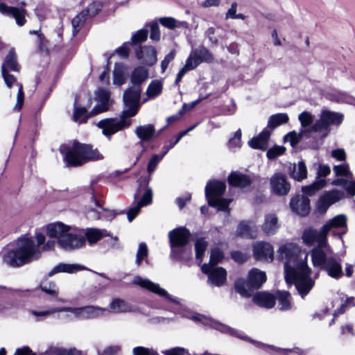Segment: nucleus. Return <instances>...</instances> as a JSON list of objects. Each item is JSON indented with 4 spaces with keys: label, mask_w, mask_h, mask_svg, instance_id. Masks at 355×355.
Wrapping results in <instances>:
<instances>
[{
    "label": "nucleus",
    "mask_w": 355,
    "mask_h": 355,
    "mask_svg": "<svg viewBox=\"0 0 355 355\" xmlns=\"http://www.w3.org/2000/svg\"><path fill=\"white\" fill-rule=\"evenodd\" d=\"M148 253V248L146 243H141L139 245L138 250L136 254V264L139 266L141 264V261L147 257Z\"/></svg>",
    "instance_id": "nucleus-51"
},
{
    "label": "nucleus",
    "mask_w": 355,
    "mask_h": 355,
    "mask_svg": "<svg viewBox=\"0 0 355 355\" xmlns=\"http://www.w3.org/2000/svg\"><path fill=\"white\" fill-rule=\"evenodd\" d=\"M196 67L193 64V62H191L188 58L186 60L184 66L180 70L179 73H178L175 83L178 84L182 80V78L186 72L194 69Z\"/></svg>",
    "instance_id": "nucleus-54"
},
{
    "label": "nucleus",
    "mask_w": 355,
    "mask_h": 355,
    "mask_svg": "<svg viewBox=\"0 0 355 355\" xmlns=\"http://www.w3.org/2000/svg\"><path fill=\"white\" fill-rule=\"evenodd\" d=\"M20 67L17 61V56L13 49H10L6 56L1 66V73L11 70L13 71H19Z\"/></svg>",
    "instance_id": "nucleus-33"
},
{
    "label": "nucleus",
    "mask_w": 355,
    "mask_h": 355,
    "mask_svg": "<svg viewBox=\"0 0 355 355\" xmlns=\"http://www.w3.org/2000/svg\"><path fill=\"white\" fill-rule=\"evenodd\" d=\"M60 151L64 155V159L68 166H80L90 161L101 160L103 156L97 149L87 144L74 141L71 146L62 145Z\"/></svg>",
    "instance_id": "nucleus-3"
},
{
    "label": "nucleus",
    "mask_w": 355,
    "mask_h": 355,
    "mask_svg": "<svg viewBox=\"0 0 355 355\" xmlns=\"http://www.w3.org/2000/svg\"><path fill=\"white\" fill-rule=\"evenodd\" d=\"M152 199L153 191L151 189H147L137 205L129 209L127 214L128 220L130 222L132 221L137 216L141 207L148 205L152 202Z\"/></svg>",
    "instance_id": "nucleus-23"
},
{
    "label": "nucleus",
    "mask_w": 355,
    "mask_h": 355,
    "mask_svg": "<svg viewBox=\"0 0 355 355\" xmlns=\"http://www.w3.org/2000/svg\"><path fill=\"white\" fill-rule=\"evenodd\" d=\"M279 257L285 261V279L288 284L294 283L299 294L304 297L312 289L315 282L310 275L311 269L307 266L305 254L302 257L300 248L293 243L282 245L277 250Z\"/></svg>",
    "instance_id": "nucleus-1"
},
{
    "label": "nucleus",
    "mask_w": 355,
    "mask_h": 355,
    "mask_svg": "<svg viewBox=\"0 0 355 355\" xmlns=\"http://www.w3.org/2000/svg\"><path fill=\"white\" fill-rule=\"evenodd\" d=\"M150 38L152 40L159 41L160 39V31L159 28L156 22H153L150 24Z\"/></svg>",
    "instance_id": "nucleus-64"
},
{
    "label": "nucleus",
    "mask_w": 355,
    "mask_h": 355,
    "mask_svg": "<svg viewBox=\"0 0 355 355\" xmlns=\"http://www.w3.org/2000/svg\"><path fill=\"white\" fill-rule=\"evenodd\" d=\"M133 283L136 285L146 288L153 293H155L160 296L165 297L169 301L178 303V302L173 298L164 289L161 288L159 284H155L148 279L142 278L140 276H136L133 279Z\"/></svg>",
    "instance_id": "nucleus-16"
},
{
    "label": "nucleus",
    "mask_w": 355,
    "mask_h": 355,
    "mask_svg": "<svg viewBox=\"0 0 355 355\" xmlns=\"http://www.w3.org/2000/svg\"><path fill=\"white\" fill-rule=\"evenodd\" d=\"M253 253L255 259L259 261H272L274 250L271 244L267 242H257L253 245Z\"/></svg>",
    "instance_id": "nucleus-19"
},
{
    "label": "nucleus",
    "mask_w": 355,
    "mask_h": 355,
    "mask_svg": "<svg viewBox=\"0 0 355 355\" xmlns=\"http://www.w3.org/2000/svg\"><path fill=\"white\" fill-rule=\"evenodd\" d=\"M228 182L231 186L245 188L250 185L252 180L247 175L234 172L228 176Z\"/></svg>",
    "instance_id": "nucleus-31"
},
{
    "label": "nucleus",
    "mask_w": 355,
    "mask_h": 355,
    "mask_svg": "<svg viewBox=\"0 0 355 355\" xmlns=\"http://www.w3.org/2000/svg\"><path fill=\"white\" fill-rule=\"evenodd\" d=\"M19 89L17 92V102L14 107V109L19 111L21 110V108L23 106L24 103V94L23 92V87L21 84H17Z\"/></svg>",
    "instance_id": "nucleus-63"
},
{
    "label": "nucleus",
    "mask_w": 355,
    "mask_h": 355,
    "mask_svg": "<svg viewBox=\"0 0 355 355\" xmlns=\"http://www.w3.org/2000/svg\"><path fill=\"white\" fill-rule=\"evenodd\" d=\"M41 289L53 297H57L59 294V290L54 283H51L48 286H41Z\"/></svg>",
    "instance_id": "nucleus-61"
},
{
    "label": "nucleus",
    "mask_w": 355,
    "mask_h": 355,
    "mask_svg": "<svg viewBox=\"0 0 355 355\" xmlns=\"http://www.w3.org/2000/svg\"><path fill=\"white\" fill-rule=\"evenodd\" d=\"M298 119L301 124L300 130H307V134L309 135L311 132H314L312 130L311 125L313 122V116L311 113L308 112H303L298 116Z\"/></svg>",
    "instance_id": "nucleus-39"
},
{
    "label": "nucleus",
    "mask_w": 355,
    "mask_h": 355,
    "mask_svg": "<svg viewBox=\"0 0 355 355\" xmlns=\"http://www.w3.org/2000/svg\"><path fill=\"white\" fill-rule=\"evenodd\" d=\"M280 227L278 217L275 214H267L264 216V220L261 225L262 231L268 235L276 234Z\"/></svg>",
    "instance_id": "nucleus-24"
},
{
    "label": "nucleus",
    "mask_w": 355,
    "mask_h": 355,
    "mask_svg": "<svg viewBox=\"0 0 355 355\" xmlns=\"http://www.w3.org/2000/svg\"><path fill=\"white\" fill-rule=\"evenodd\" d=\"M196 67L193 64V62H191L188 58L186 60L184 66L180 70L179 73H178L175 83L178 84L182 80V78L186 72L194 69Z\"/></svg>",
    "instance_id": "nucleus-56"
},
{
    "label": "nucleus",
    "mask_w": 355,
    "mask_h": 355,
    "mask_svg": "<svg viewBox=\"0 0 355 355\" xmlns=\"http://www.w3.org/2000/svg\"><path fill=\"white\" fill-rule=\"evenodd\" d=\"M130 124L131 120L121 114L119 119L114 118L105 119L99 121L96 125L102 130V134L104 136L110 139L113 135L124 128H128Z\"/></svg>",
    "instance_id": "nucleus-10"
},
{
    "label": "nucleus",
    "mask_w": 355,
    "mask_h": 355,
    "mask_svg": "<svg viewBox=\"0 0 355 355\" xmlns=\"http://www.w3.org/2000/svg\"><path fill=\"white\" fill-rule=\"evenodd\" d=\"M291 176L297 181H302L307 178V169L303 161H300L293 166Z\"/></svg>",
    "instance_id": "nucleus-40"
},
{
    "label": "nucleus",
    "mask_w": 355,
    "mask_h": 355,
    "mask_svg": "<svg viewBox=\"0 0 355 355\" xmlns=\"http://www.w3.org/2000/svg\"><path fill=\"white\" fill-rule=\"evenodd\" d=\"M84 236L73 234L69 231L67 234L59 240V245L65 250H73L84 245Z\"/></svg>",
    "instance_id": "nucleus-17"
},
{
    "label": "nucleus",
    "mask_w": 355,
    "mask_h": 355,
    "mask_svg": "<svg viewBox=\"0 0 355 355\" xmlns=\"http://www.w3.org/2000/svg\"><path fill=\"white\" fill-rule=\"evenodd\" d=\"M189 59L193 62V64L196 68L202 62H211L214 60V56L207 49L200 47L191 51Z\"/></svg>",
    "instance_id": "nucleus-21"
},
{
    "label": "nucleus",
    "mask_w": 355,
    "mask_h": 355,
    "mask_svg": "<svg viewBox=\"0 0 355 355\" xmlns=\"http://www.w3.org/2000/svg\"><path fill=\"white\" fill-rule=\"evenodd\" d=\"M83 269L84 267L77 263H60L49 272V276L51 277L58 272L73 273Z\"/></svg>",
    "instance_id": "nucleus-37"
},
{
    "label": "nucleus",
    "mask_w": 355,
    "mask_h": 355,
    "mask_svg": "<svg viewBox=\"0 0 355 355\" xmlns=\"http://www.w3.org/2000/svg\"><path fill=\"white\" fill-rule=\"evenodd\" d=\"M189 231L185 227H178L169 232L168 238L171 247L172 254L175 259H181L182 255L178 248L184 246L189 241Z\"/></svg>",
    "instance_id": "nucleus-11"
},
{
    "label": "nucleus",
    "mask_w": 355,
    "mask_h": 355,
    "mask_svg": "<svg viewBox=\"0 0 355 355\" xmlns=\"http://www.w3.org/2000/svg\"><path fill=\"white\" fill-rule=\"evenodd\" d=\"M207 242L205 239L200 238L196 240L195 243L196 257L200 262L202 261V257L207 248Z\"/></svg>",
    "instance_id": "nucleus-48"
},
{
    "label": "nucleus",
    "mask_w": 355,
    "mask_h": 355,
    "mask_svg": "<svg viewBox=\"0 0 355 355\" xmlns=\"http://www.w3.org/2000/svg\"><path fill=\"white\" fill-rule=\"evenodd\" d=\"M41 250L33 240L21 237L17 241L15 250H9L3 256V262L11 267H19L40 258Z\"/></svg>",
    "instance_id": "nucleus-2"
},
{
    "label": "nucleus",
    "mask_w": 355,
    "mask_h": 355,
    "mask_svg": "<svg viewBox=\"0 0 355 355\" xmlns=\"http://www.w3.org/2000/svg\"><path fill=\"white\" fill-rule=\"evenodd\" d=\"M176 53L175 50H172L169 53H168L164 59L161 62V68H162V72L164 73L166 70L168 64L174 60L175 57Z\"/></svg>",
    "instance_id": "nucleus-62"
},
{
    "label": "nucleus",
    "mask_w": 355,
    "mask_h": 355,
    "mask_svg": "<svg viewBox=\"0 0 355 355\" xmlns=\"http://www.w3.org/2000/svg\"><path fill=\"white\" fill-rule=\"evenodd\" d=\"M237 235L245 238H256L258 234L257 227L254 222L241 221L237 227Z\"/></svg>",
    "instance_id": "nucleus-27"
},
{
    "label": "nucleus",
    "mask_w": 355,
    "mask_h": 355,
    "mask_svg": "<svg viewBox=\"0 0 355 355\" xmlns=\"http://www.w3.org/2000/svg\"><path fill=\"white\" fill-rule=\"evenodd\" d=\"M347 218L345 215L336 216L331 220L327 222L323 226V232L327 235L331 230L337 228H346Z\"/></svg>",
    "instance_id": "nucleus-34"
},
{
    "label": "nucleus",
    "mask_w": 355,
    "mask_h": 355,
    "mask_svg": "<svg viewBox=\"0 0 355 355\" xmlns=\"http://www.w3.org/2000/svg\"><path fill=\"white\" fill-rule=\"evenodd\" d=\"M133 355H159L156 351L153 349L143 347H137L132 349Z\"/></svg>",
    "instance_id": "nucleus-60"
},
{
    "label": "nucleus",
    "mask_w": 355,
    "mask_h": 355,
    "mask_svg": "<svg viewBox=\"0 0 355 355\" xmlns=\"http://www.w3.org/2000/svg\"><path fill=\"white\" fill-rule=\"evenodd\" d=\"M0 12L5 15L14 17L16 23L19 26H23L26 22V10L24 9L8 6L3 3H0Z\"/></svg>",
    "instance_id": "nucleus-22"
},
{
    "label": "nucleus",
    "mask_w": 355,
    "mask_h": 355,
    "mask_svg": "<svg viewBox=\"0 0 355 355\" xmlns=\"http://www.w3.org/2000/svg\"><path fill=\"white\" fill-rule=\"evenodd\" d=\"M286 148L284 146H275L267 151L266 155L268 159H275L284 153Z\"/></svg>",
    "instance_id": "nucleus-58"
},
{
    "label": "nucleus",
    "mask_w": 355,
    "mask_h": 355,
    "mask_svg": "<svg viewBox=\"0 0 355 355\" xmlns=\"http://www.w3.org/2000/svg\"><path fill=\"white\" fill-rule=\"evenodd\" d=\"M270 136V131L264 129L257 137L251 139L248 144L252 148L265 150L268 148Z\"/></svg>",
    "instance_id": "nucleus-28"
},
{
    "label": "nucleus",
    "mask_w": 355,
    "mask_h": 355,
    "mask_svg": "<svg viewBox=\"0 0 355 355\" xmlns=\"http://www.w3.org/2000/svg\"><path fill=\"white\" fill-rule=\"evenodd\" d=\"M310 200L304 196H297L291 198L290 207L292 211L296 214L304 216L310 211Z\"/></svg>",
    "instance_id": "nucleus-20"
},
{
    "label": "nucleus",
    "mask_w": 355,
    "mask_h": 355,
    "mask_svg": "<svg viewBox=\"0 0 355 355\" xmlns=\"http://www.w3.org/2000/svg\"><path fill=\"white\" fill-rule=\"evenodd\" d=\"M326 184V180L324 179L318 180L309 186L303 187L302 190L304 194L311 196L317 191L323 188Z\"/></svg>",
    "instance_id": "nucleus-45"
},
{
    "label": "nucleus",
    "mask_w": 355,
    "mask_h": 355,
    "mask_svg": "<svg viewBox=\"0 0 355 355\" xmlns=\"http://www.w3.org/2000/svg\"><path fill=\"white\" fill-rule=\"evenodd\" d=\"M196 67L193 64V62H191L188 58L186 60L184 66L180 70L179 73H178L175 83L178 84L182 80V78L186 72L194 69Z\"/></svg>",
    "instance_id": "nucleus-53"
},
{
    "label": "nucleus",
    "mask_w": 355,
    "mask_h": 355,
    "mask_svg": "<svg viewBox=\"0 0 355 355\" xmlns=\"http://www.w3.org/2000/svg\"><path fill=\"white\" fill-rule=\"evenodd\" d=\"M266 281V273L253 268L249 272L248 281L239 279L235 282V289L241 295L249 297L254 289L259 288Z\"/></svg>",
    "instance_id": "nucleus-6"
},
{
    "label": "nucleus",
    "mask_w": 355,
    "mask_h": 355,
    "mask_svg": "<svg viewBox=\"0 0 355 355\" xmlns=\"http://www.w3.org/2000/svg\"><path fill=\"white\" fill-rule=\"evenodd\" d=\"M135 132L137 137L141 141H147L154 137L155 129L153 125L147 124L137 126Z\"/></svg>",
    "instance_id": "nucleus-36"
},
{
    "label": "nucleus",
    "mask_w": 355,
    "mask_h": 355,
    "mask_svg": "<svg viewBox=\"0 0 355 355\" xmlns=\"http://www.w3.org/2000/svg\"><path fill=\"white\" fill-rule=\"evenodd\" d=\"M148 78V70L144 67H137L130 75L132 87L140 86Z\"/></svg>",
    "instance_id": "nucleus-35"
},
{
    "label": "nucleus",
    "mask_w": 355,
    "mask_h": 355,
    "mask_svg": "<svg viewBox=\"0 0 355 355\" xmlns=\"http://www.w3.org/2000/svg\"><path fill=\"white\" fill-rule=\"evenodd\" d=\"M196 67L193 64V62H191L188 58L186 60L184 66L180 70L179 73H178L175 83L178 84L182 80V78L186 72L194 69Z\"/></svg>",
    "instance_id": "nucleus-55"
},
{
    "label": "nucleus",
    "mask_w": 355,
    "mask_h": 355,
    "mask_svg": "<svg viewBox=\"0 0 355 355\" xmlns=\"http://www.w3.org/2000/svg\"><path fill=\"white\" fill-rule=\"evenodd\" d=\"M226 186L223 182L210 181L205 187V196L210 206L217 207L220 210H225L230 200L222 196L225 191Z\"/></svg>",
    "instance_id": "nucleus-7"
},
{
    "label": "nucleus",
    "mask_w": 355,
    "mask_h": 355,
    "mask_svg": "<svg viewBox=\"0 0 355 355\" xmlns=\"http://www.w3.org/2000/svg\"><path fill=\"white\" fill-rule=\"evenodd\" d=\"M275 300H278L280 310L288 311L291 309V296L288 291H277L275 294Z\"/></svg>",
    "instance_id": "nucleus-38"
},
{
    "label": "nucleus",
    "mask_w": 355,
    "mask_h": 355,
    "mask_svg": "<svg viewBox=\"0 0 355 355\" xmlns=\"http://www.w3.org/2000/svg\"><path fill=\"white\" fill-rule=\"evenodd\" d=\"M141 86L130 87L127 89L123 96L125 110L121 112L123 116L130 118L135 116L140 107Z\"/></svg>",
    "instance_id": "nucleus-8"
},
{
    "label": "nucleus",
    "mask_w": 355,
    "mask_h": 355,
    "mask_svg": "<svg viewBox=\"0 0 355 355\" xmlns=\"http://www.w3.org/2000/svg\"><path fill=\"white\" fill-rule=\"evenodd\" d=\"M95 94V99L98 104L93 108L91 113L87 114L85 107H77L75 108L73 117L76 122L85 123L89 116L104 112L108 110L110 92L107 89H98Z\"/></svg>",
    "instance_id": "nucleus-5"
},
{
    "label": "nucleus",
    "mask_w": 355,
    "mask_h": 355,
    "mask_svg": "<svg viewBox=\"0 0 355 355\" xmlns=\"http://www.w3.org/2000/svg\"><path fill=\"white\" fill-rule=\"evenodd\" d=\"M202 272L208 275L207 283L211 286H222L227 279V272L222 267L209 264H203L201 267Z\"/></svg>",
    "instance_id": "nucleus-13"
},
{
    "label": "nucleus",
    "mask_w": 355,
    "mask_h": 355,
    "mask_svg": "<svg viewBox=\"0 0 355 355\" xmlns=\"http://www.w3.org/2000/svg\"><path fill=\"white\" fill-rule=\"evenodd\" d=\"M131 311L132 306L127 302L119 298H115L110 302L109 309H106L105 313H121Z\"/></svg>",
    "instance_id": "nucleus-32"
},
{
    "label": "nucleus",
    "mask_w": 355,
    "mask_h": 355,
    "mask_svg": "<svg viewBox=\"0 0 355 355\" xmlns=\"http://www.w3.org/2000/svg\"><path fill=\"white\" fill-rule=\"evenodd\" d=\"M71 227L61 222L51 223L46 227V234L51 238H56L58 243L59 240L64 236L70 231Z\"/></svg>",
    "instance_id": "nucleus-25"
},
{
    "label": "nucleus",
    "mask_w": 355,
    "mask_h": 355,
    "mask_svg": "<svg viewBox=\"0 0 355 355\" xmlns=\"http://www.w3.org/2000/svg\"><path fill=\"white\" fill-rule=\"evenodd\" d=\"M271 192L279 196L287 195L291 189V184L285 175L276 173L270 178Z\"/></svg>",
    "instance_id": "nucleus-14"
},
{
    "label": "nucleus",
    "mask_w": 355,
    "mask_h": 355,
    "mask_svg": "<svg viewBox=\"0 0 355 355\" xmlns=\"http://www.w3.org/2000/svg\"><path fill=\"white\" fill-rule=\"evenodd\" d=\"M192 319L196 321H200L205 324H209L211 327L220 331L222 332L228 333L230 334H234L235 331L230 327L219 323L214 320L206 318L205 315L197 314L192 317Z\"/></svg>",
    "instance_id": "nucleus-29"
},
{
    "label": "nucleus",
    "mask_w": 355,
    "mask_h": 355,
    "mask_svg": "<svg viewBox=\"0 0 355 355\" xmlns=\"http://www.w3.org/2000/svg\"><path fill=\"white\" fill-rule=\"evenodd\" d=\"M104 234L103 232L98 229L87 230L85 236L89 243H94L100 240Z\"/></svg>",
    "instance_id": "nucleus-49"
},
{
    "label": "nucleus",
    "mask_w": 355,
    "mask_h": 355,
    "mask_svg": "<svg viewBox=\"0 0 355 355\" xmlns=\"http://www.w3.org/2000/svg\"><path fill=\"white\" fill-rule=\"evenodd\" d=\"M148 34V29L142 28L139 30L135 35L131 37V42L133 44L141 43L147 39Z\"/></svg>",
    "instance_id": "nucleus-52"
},
{
    "label": "nucleus",
    "mask_w": 355,
    "mask_h": 355,
    "mask_svg": "<svg viewBox=\"0 0 355 355\" xmlns=\"http://www.w3.org/2000/svg\"><path fill=\"white\" fill-rule=\"evenodd\" d=\"M86 16L87 13L85 11L83 10L72 19L71 24L73 35H76L83 26L85 22Z\"/></svg>",
    "instance_id": "nucleus-44"
},
{
    "label": "nucleus",
    "mask_w": 355,
    "mask_h": 355,
    "mask_svg": "<svg viewBox=\"0 0 355 355\" xmlns=\"http://www.w3.org/2000/svg\"><path fill=\"white\" fill-rule=\"evenodd\" d=\"M55 311L70 312L79 320L94 319L105 314L106 308L97 306H85L80 307L63 306L56 308Z\"/></svg>",
    "instance_id": "nucleus-9"
},
{
    "label": "nucleus",
    "mask_w": 355,
    "mask_h": 355,
    "mask_svg": "<svg viewBox=\"0 0 355 355\" xmlns=\"http://www.w3.org/2000/svg\"><path fill=\"white\" fill-rule=\"evenodd\" d=\"M310 254L313 265L324 270L331 277L338 279L343 276L341 264L334 257L330 246L323 250L312 249Z\"/></svg>",
    "instance_id": "nucleus-4"
},
{
    "label": "nucleus",
    "mask_w": 355,
    "mask_h": 355,
    "mask_svg": "<svg viewBox=\"0 0 355 355\" xmlns=\"http://www.w3.org/2000/svg\"><path fill=\"white\" fill-rule=\"evenodd\" d=\"M344 197V192L339 190H332L322 196L318 202V209L320 212H325L332 204L338 202Z\"/></svg>",
    "instance_id": "nucleus-18"
},
{
    "label": "nucleus",
    "mask_w": 355,
    "mask_h": 355,
    "mask_svg": "<svg viewBox=\"0 0 355 355\" xmlns=\"http://www.w3.org/2000/svg\"><path fill=\"white\" fill-rule=\"evenodd\" d=\"M162 85L160 81L155 80L152 81L148 87L146 94L149 98H155L161 94Z\"/></svg>",
    "instance_id": "nucleus-46"
},
{
    "label": "nucleus",
    "mask_w": 355,
    "mask_h": 355,
    "mask_svg": "<svg viewBox=\"0 0 355 355\" xmlns=\"http://www.w3.org/2000/svg\"><path fill=\"white\" fill-rule=\"evenodd\" d=\"M125 67L121 64H116L113 71V83L116 85H121L125 80Z\"/></svg>",
    "instance_id": "nucleus-41"
},
{
    "label": "nucleus",
    "mask_w": 355,
    "mask_h": 355,
    "mask_svg": "<svg viewBox=\"0 0 355 355\" xmlns=\"http://www.w3.org/2000/svg\"><path fill=\"white\" fill-rule=\"evenodd\" d=\"M302 239L306 244L317 243V246L313 249L320 248L321 250H323L329 246L327 241V234L323 232L322 227L320 231L313 229L306 230L303 233Z\"/></svg>",
    "instance_id": "nucleus-15"
},
{
    "label": "nucleus",
    "mask_w": 355,
    "mask_h": 355,
    "mask_svg": "<svg viewBox=\"0 0 355 355\" xmlns=\"http://www.w3.org/2000/svg\"><path fill=\"white\" fill-rule=\"evenodd\" d=\"M333 171L336 176H343L349 179L352 178V173L349 171V165L346 163L334 166Z\"/></svg>",
    "instance_id": "nucleus-47"
},
{
    "label": "nucleus",
    "mask_w": 355,
    "mask_h": 355,
    "mask_svg": "<svg viewBox=\"0 0 355 355\" xmlns=\"http://www.w3.org/2000/svg\"><path fill=\"white\" fill-rule=\"evenodd\" d=\"M223 258V252L218 248H215L211 250L210 260L208 264L216 266V265L219 263Z\"/></svg>",
    "instance_id": "nucleus-57"
},
{
    "label": "nucleus",
    "mask_w": 355,
    "mask_h": 355,
    "mask_svg": "<svg viewBox=\"0 0 355 355\" xmlns=\"http://www.w3.org/2000/svg\"><path fill=\"white\" fill-rule=\"evenodd\" d=\"M159 21L162 26L169 29H174L177 27H180L184 24V22L177 21L173 17H161Z\"/></svg>",
    "instance_id": "nucleus-50"
},
{
    "label": "nucleus",
    "mask_w": 355,
    "mask_h": 355,
    "mask_svg": "<svg viewBox=\"0 0 355 355\" xmlns=\"http://www.w3.org/2000/svg\"><path fill=\"white\" fill-rule=\"evenodd\" d=\"M288 121V116L285 113H279L272 115L268 123V127L274 128L283 123H287Z\"/></svg>",
    "instance_id": "nucleus-43"
},
{
    "label": "nucleus",
    "mask_w": 355,
    "mask_h": 355,
    "mask_svg": "<svg viewBox=\"0 0 355 355\" xmlns=\"http://www.w3.org/2000/svg\"><path fill=\"white\" fill-rule=\"evenodd\" d=\"M136 56L149 66L153 65L157 60L156 49L150 46L140 48L136 51Z\"/></svg>",
    "instance_id": "nucleus-26"
},
{
    "label": "nucleus",
    "mask_w": 355,
    "mask_h": 355,
    "mask_svg": "<svg viewBox=\"0 0 355 355\" xmlns=\"http://www.w3.org/2000/svg\"><path fill=\"white\" fill-rule=\"evenodd\" d=\"M253 302L259 306L271 309L275 304V296L268 293L259 292L253 297Z\"/></svg>",
    "instance_id": "nucleus-30"
},
{
    "label": "nucleus",
    "mask_w": 355,
    "mask_h": 355,
    "mask_svg": "<svg viewBox=\"0 0 355 355\" xmlns=\"http://www.w3.org/2000/svg\"><path fill=\"white\" fill-rule=\"evenodd\" d=\"M196 126V125H195L193 126H191V128H188L187 130L182 131L181 132H180V134L177 137L176 140L173 143H172L171 144L164 147L165 150H164V153L162 155V157H164L168 152V150L170 149H171L173 146H175V145H176L180 141V140L182 139V137H184L187 133H189L190 131L193 130Z\"/></svg>",
    "instance_id": "nucleus-59"
},
{
    "label": "nucleus",
    "mask_w": 355,
    "mask_h": 355,
    "mask_svg": "<svg viewBox=\"0 0 355 355\" xmlns=\"http://www.w3.org/2000/svg\"><path fill=\"white\" fill-rule=\"evenodd\" d=\"M307 130H300V132H296L295 131L291 132L285 136L284 139L289 141L292 146H295L300 141L303 137H310V135L307 134Z\"/></svg>",
    "instance_id": "nucleus-42"
},
{
    "label": "nucleus",
    "mask_w": 355,
    "mask_h": 355,
    "mask_svg": "<svg viewBox=\"0 0 355 355\" xmlns=\"http://www.w3.org/2000/svg\"><path fill=\"white\" fill-rule=\"evenodd\" d=\"M343 116L337 112L323 111L320 117L312 125V130L314 132H324L328 129L330 125H339L342 123Z\"/></svg>",
    "instance_id": "nucleus-12"
}]
</instances>
